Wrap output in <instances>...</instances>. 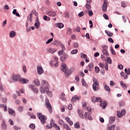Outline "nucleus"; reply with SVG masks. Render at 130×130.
I'll return each instance as SVG.
<instances>
[{
	"label": "nucleus",
	"instance_id": "f257e3e1",
	"mask_svg": "<svg viewBox=\"0 0 130 130\" xmlns=\"http://www.w3.org/2000/svg\"><path fill=\"white\" fill-rule=\"evenodd\" d=\"M91 101L93 103H95V102H101L100 106L102 107V109H105L107 106V102L105 101L102 102V99L100 97L95 98V96H92L91 98Z\"/></svg>",
	"mask_w": 130,
	"mask_h": 130
},
{
	"label": "nucleus",
	"instance_id": "f03ea898",
	"mask_svg": "<svg viewBox=\"0 0 130 130\" xmlns=\"http://www.w3.org/2000/svg\"><path fill=\"white\" fill-rule=\"evenodd\" d=\"M62 72L65 73L66 78H69L71 75H72V70L69 69L68 66L66 64L62 65Z\"/></svg>",
	"mask_w": 130,
	"mask_h": 130
},
{
	"label": "nucleus",
	"instance_id": "7ed1b4c3",
	"mask_svg": "<svg viewBox=\"0 0 130 130\" xmlns=\"http://www.w3.org/2000/svg\"><path fill=\"white\" fill-rule=\"evenodd\" d=\"M37 116L43 124H44L46 122V119H47L46 116L42 115L41 113H38Z\"/></svg>",
	"mask_w": 130,
	"mask_h": 130
},
{
	"label": "nucleus",
	"instance_id": "20e7f679",
	"mask_svg": "<svg viewBox=\"0 0 130 130\" xmlns=\"http://www.w3.org/2000/svg\"><path fill=\"white\" fill-rule=\"evenodd\" d=\"M93 89L94 91H98L99 90V82L95 78H93Z\"/></svg>",
	"mask_w": 130,
	"mask_h": 130
},
{
	"label": "nucleus",
	"instance_id": "39448f33",
	"mask_svg": "<svg viewBox=\"0 0 130 130\" xmlns=\"http://www.w3.org/2000/svg\"><path fill=\"white\" fill-rule=\"evenodd\" d=\"M46 108L48 109L49 112L50 113H52V106L50 104V102H49V100L46 99L45 101Z\"/></svg>",
	"mask_w": 130,
	"mask_h": 130
},
{
	"label": "nucleus",
	"instance_id": "423d86ee",
	"mask_svg": "<svg viewBox=\"0 0 130 130\" xmlns=\"http://www.w3.org/2000/svg\"><path fill=\"white\" fill-rule=\"evenodd\" d=\"M102 47L103 48L102 49L103 53L105 55L109 56V53H108V51H107V49H108V46L106 45H103V46H102Z\"/></svg>",
	"mask_w": 130,
	"mask_h": 130
},
{
	"label": "nucleus",
	"instance_id": "0eeeda50",
	"mask_svg": "<svg viewBox=\"0 0 130 130\" xmlns=\"http://www.w3.org/2000/svg\"><path fill=\"white\" fill-rule=\"evenodd\" d=\"M126 113V111L124 109L122 110L121 112H120V111H117V117H122V115L123 116L125 115Z\"/></svg>",
	"mask_w": 130,
	"mask_h": 130
},
{
	"label": "nucleus",
	"instance_id": "6e6552de",
	"mask_svg": "<svg viewBox=\"0 0 130 130\" xmlns=\"http://www.w3.org/2000/svg\"><path fill=\"white\" fill-rule=\"evenodd\" d=\"M42 86L46 89H49V84H48V82L45 80H43L41 82Z\"/></svg>",
	"mask_w": 130,
	"mask_h": 130
},
{
	"label": "nucleus",
	"instance_id": "1a4fd4ad",
	"mask_svg": "<svg viewBox=\"0 0 130 130\" xmlns=\"http://www.w3.org/2000/svg\"><path fill=\"white\" fill-rule=\"evenodd\" d=\"M20 79H21V76L19 75H13V80L15 81V82H18V81H20Z\"/></svg>",
	"mask_w": 130,
	"mask_h": 130
},
{
	"label": "nucleus",
	"instance_id": "9d476101",
	"mask_svg": "<svg viewBox=\"0 0 130 130\" xmlns=\"http://www.w3.org/2000/svg\"><path fill=\"white\" fill-rule=\"evenodd\" d=\"M102 10H103V12L107 11V1H104V3L103 5Z\"/></svg>",
	"mask_w": 130,
	"mask_h": 130
},
{
	"label": "nucleus",
	"instance_id": "9b49d317",
	"mask_svg": "<svg viewBox=\"0 0 130 130\" xmlns=\"http://www.w3.org/2000/svg\"><path fill=\"white\" fill-rule=\"evenodd\" d=\"M29 88H30V89H31V90L33 91L34 93H36V94H37L38 92H39V91H38V89L35 88V86H34V85H29Z\"/></svg>",
	"mask_w": 130,
	"mask_h": 130
},
{
	"label": "nucleus",
	"instance_id": "f8f14e48",
	"mask_svg": "<svg viewBox=\"0 0 130 130\" xmlns=\"http://www.w3.org/2000/svg\"><path fill=\"white\" fill-rule=\"evenodd\" d=\"M93 69H94V63L92 62L89 63L87 67V69L88 70V71L91 72L93 70Z\"/></svg>",
	"mask_w": 130,
	"mask_h": 130
},
{
	"label": "nucleus",
	"instance_id": "ddd939ff",
	"mask_svg": "<svg viewBox=\"0 0 130 130\" xmlns=\"http://www.w3.org/2000/svg\"><path fill=\"white\" fill-rule=\"evenodd\" d=\"M37 72L39 75H42L44 73L43 68H42V67L39 66L37 68Z\"/></svg>",
	"mask_w": 130,
	"mask_h": 130
},
{
	"label": "nucleus",
	"instance_id": "4468645a",
	"mask_svg": "<svg viewBox=\"0 0 130 130\" xmlns=\"http://www.w3.org/2000/svg\"><path fill=\"white\" fill-rule=\"evenodd\" d=\"M65 119H66L67 122H68V123H69V124L70 125H73V124H74V122H72V120H71V118H70V117H66L65 118Z\"/></svg>",
	"mask_w": 130,
	"mask_h": 130
},
{
	"label": "nucleus",
	"instance_id": "2eb2a0df",
	"mask_svg": "<svg viewBox=\"0 0 130 130\" xmlns=\"http://www.w3.org/2000/svg\"><path fill=\"white\" fill-rule=\"evenodd\" d=\"M69 57V55H68L67 54H64L62 56L60 57V60L62 61H64L65 60H67V58Z\"/></svg>",
	"mask_w": 130,
	"mask_h": 130
},
{
	"label": "nucleus",
	"instance_id": "dca6fc26",
	"mask_svg": "<svg viewBox=\"0 0 130 130\" xmlns=\"http://www.w3.org/2000/svg\"><path fill=\"white\" fill-rule=\"evenodd\" d=\"M19 82V83H21V84H26L28 83V80L24 78H20Z\"/></svg>",
	"mask_w": 130,
	"mask_h": 130
},
{
	"label": "nucleus",
	"instance_id": "f3484780",
	"mask_svg": "<svg viewBox=\"0 0 130 130\" xmlns=\"http://www.w3.org/2000/svg\"><path fill=\"white\" fill-rule=\"evenodd\" d=\"M6 121H5V120H2V129L3 130H6L7 129V125L6 124Z\"/></svg>",
	"mask_w": 130,
	"mask_h": 130
},
{
	"label": "nucleus",
	"instance_id": "a211bd4d",
	"mask_svg": "<svg viewBox=\"0 0 130 130\" xmlns=\"http://www.w3.org/2000/svg\"><path fill=\"white\" fill-rule=\"evenodd\" d=\"M47 15L50 17H55V13L53 11H48L47 12Z\"/></svg>",
	"mask_w": 130,
	"mask_h": 130
},
{
	"label": "nucleus",
	"instance_id": "6ab92c4d",
	"mask_svg": "<svg viewBox=\"0 0 130 130\" xmlns=\"http://www.w3.org/2000/svg\"><path fill=\"white\" fill-rule=\"evenodd\" d=\"M78 113L80 118H84V114H83V112L81 110V109L78 110Z\"/></svg>",
	"mask_w": 130,
	"mask_h": 130
},
{
	"label": "nucleus",
	"instance_id": "aec40b11",
	"mask_svg": "<svg viewBox=\"0 0 130 130\" xmlns=\"http://www.w3.org/2000/svg\"><path fill=\"white\" fill-rule=\"evenodd\" d=\"M54 121H53V120L52 119L50 122V124H48L46 126L47 129H49V128H52V123H54Z\"/></svg>",
	"mask_w": 130,
	"mask_h": 130
},
{
	"label": "nucleus",
	"instance_id": "412c9836",
	"mask_svg": "<svg viewBox=\"0 0 130 130\" xmlns=\"http://www.w3.org/2000/svg\"><path fill=\"white\" fill-rule=\"evenodd\" d=\"M66 96V94L64 93H61V95H60V99L61 100H62V101H67V99L64 98Z\"/></svg>",
	"mask_w": 130,
	"mask_h": 130
},
{
	"label": "nucleus",
	"instance_id": "4be33fe9",
	"mask_svg": "<svg viewBox=\"0 0 130 130\" xmlns=\"http://www.w3.org/2000/svg\"><path fill=\"white\" fill-rule=\"evenodd\" d=\"M34 26L36 29H38V28H39V26H40V22L38 19L37 20V22L35 23Z\"/></svg>",
	"mask_w": 130,
	"mask_h": 130
},
{
	"label": "nucleus",
	"instance_id": "5701e85b",
	"mask_svg": "<svg viewBox=\"0 0 130 130\" xmlns=\"http://www.w3.org/2000/svg\"><path fill=\"white\" fill-rule=\"evenodd\" d=\"M105 33L109 36V37H113V33L111 32L108 30H105Z\"/></svg>",
	"mask_w": 130,
	"mask_h": 130
},
{
	"label": "nucleus",
	"instance_id": "b1692460",
	"mask_svg": "<svg viewBox=\"0 0 130 130\" xmlns=\"http://www.w3.org/2000/svg\"><path fill=\"white\" fill-rule=\"evenodd\" d=\"M49 51L50 53H54L56 51H57V49L53 48H50Z\"/></svg>",
	"mask_w": 130,
	"mask_h": 130
},
{
	"label": "nucleus",
	"instance_id": "393cba45",
	"mask_svg": "<svg viewBox=\"0 0 130 130\" xmlns=\"http://www.w3.org/2000/svg\"><path fill=\"white\" fill-rule=\"evenodd\" d=\"M34 83L37 86H40V82H39V80L37 79H35Z\"/></svg>",
	"mask_w": 130,
	"mask_h": 130
},
{
	"label": "nucleus",
	"instance_id": "a878e982",
	"mask_svg": "<svg viewBox=\"0 0 130 130\" xmlns=\"http://www.w3.org/2000/svg\"><path fill=\"white\" fill-rule=\"evenodd\" d=\"M13 15H16V16H17V17H20V14H19V13L17 12L16 9L13 10Z\"/></svg>",
	"mask_w": 130,
	"mask_h": 130
},
{
	"label": "nucleus",
	"instance_id": "bb28decb",
	"mask_svg": "<svg viewBox=\"0 0 130 130\" xmlns=\"http://www.w3.org/2000/svg\"><path fill=\"white\" fill-rule=\"evenodd\" d=\"M54 127H55V128L56 130H60V127H59V126H58L57 124H55V123H54L53 124Z\"/></svg>",
	"mask_w": 130,
	"mask_h": 130
},
{
	"label": "nucleus",
	"instance_id": "cd10ccee",
	"mask_svg": "<svg viewBox=\"0 0 130 130\" xmlns=\"http://www.w3.org/2000/svg\"><path fill=\"white\" fill-rule=\"evenodd\" d=\"M15 36H16V33L14 31H12L10 32V37H11V38H14V37H15Z\"/></svg>",
	"mask_w": 130,
	"mask_h": 130
},
{
	"label": "nucleus",
	"instance_id": "c85d7f7f",
	"mask_svg": "<svg viewBox=\"0 0 130 130\" xmlns=\"http://www.w3.org/2000/svg\"><path fill=\"white\" fill-rule=\"evenodd\" d=\"M63 127H64V128H66V129L71 130V128L68 124H64V125H63Z\"/></svg>",
	"mask_w": 130,
	"mask_h": 130
},
{
	"label": "nucleus",
	"instance_id": "c756f323",
	"mask_svg": "<svg viewBox=\"0 0 130 130\" xmlns=\"http://www.w3.org/2000/svg\"><path fill=\"white\" fill-rule=\"evenodd\" d=\"M8 112L9 114H13L14 113H15V111L13 110V109L8 108Z\"/></svg>",
	"mask_w": 130,
	"mask_h": 130
},
{
	"label": "nucleus",
	"instance_id": "7c9ffc66",
	"mask_svg": "<svg viewBox=\"0 0 130 130\" xmlns=\"http://www.w3.org/2000/svg\"><path fill=\"white\" fill-rule=\"evenodd\" d=\"M110 122L111 123H113L114 121H115V117H111L110 118Z\"/></svg>",
	"mask_w": 130,
	"mask_h": 130
},
{
	"label": "nucleus",
	"instance_id": "2f4dec72",
	"mask_svg": "<svg viewBox=\"0 0 130 130\" xmlns=\"http://www.w3.org/2000/svg\"><path fill=\"white\" fill-rule=\"evenodd\" d=\"M43 19L45 20V21H50V18L46 15L43 16Z\"/></svg>",
	"mask_w": 130,
	"mask_h": 130
},
{
	"label": "nucleus",
	"instance_id": "473e14b6",
	"mask_svg": "<svg viewBox=\"0 0 130 130\" xmlns=\"http://www.w3.org/2000/svg\"><path fill=\"white\" fill-rule=\"evenodd\" d=\"M45 89H46V87H44L42 86V87L40 88L41 93H45Z\"/></svg>",
	"mask_w": 130,
	"mask_h": 130
},
{
	"label": "nucleus",
	"instance_id": "72a5a7b5",
	"mask_svg": "<svg viewBox=\"0 0 130 130\" xmlns=\"http://www.w3.org/2000/svg\"><path fill=\"white\" fill-rule=\"evenodd\" d=\"M58 123L60 125H63L64 124V121L62 119H59L58 120Z\"/></svg>",
	"mask_w": 130,
	"mask_h": 130
},
{
	"label": "nucleus",
	"instance_id": "f704fd0d",
	"mask_svg": "<svg viewBox=\"0 0 130 130\" xmlns=\"http://www.w3.org/2000/svg\"><path fill=\"white\" fill-rule=\"evenodd\" d=\"M63 53H64V50H60L58 52V54L59 56H60V55H63Z\"/></svg>",
	"mask_w": 130,
	"mask_h": 130
},
{
	"label": "nucleus",
	"instance_id": "c9c22d12",
	"mask_svg": "<svg viewBox=\"0 0 130 130\" xmlns=\"http://www.w3.org/2000/svg\"><path fill=\"white\" fill-rule=\"evenodd\" d=\"M74 127H75V128H80V123L77 122L74 124Z\"/></svg>",
	"mask_w": 130,
	"mask_h": 130
},
{
	"label": "nucleus",
	"instance_id": "e433bc0d",
	"mask_svg": "<svg viewBox=\"0 0 130 130\" xmlns=\"http://www.w3.org/2000/svg\"><path fill=\"white\" fill-rule=\"evenodd\" d=\"M64 26V25L62 23H57V27H58V28H59L60 29H61V28H63Z\"/></svg>",
	"mask_w": 130,
	"mask_h": 130
},
{
	"label": "nucleus",
	"instance_id": "4c0bfd02",
	"mask_svg": "<svg viewBox=\"0 0 130 130\" xmlns=\"http://www.w3.org/2000/svg\"><path fill=\"white\" fill-rule=\"evenodd\" d=\"M59 46L61 48V49L62 50H66V48L64 47V45H63V44L60 43L59 44Z\"/></svg>",
	"mask_w": 130,
	"mask_h": 130
},
{
	"label": "nucleus",
	"instance_id": "58836bf2",
	"mask_svg": "<svg viewBox=\"0 0 130 130\" xmlns=\"http://www.w3.org/2000/svg\"><path fill=\"white\" fill-rule=\"evenodd\" d=\"M104 88L106 91H108V92H110V87L107 86V85H105Z\"/></svg>",
	"mask_w": 130,
	"mask_h": 130
},
{
	"label": "nucleus",
	"instance_id": "ea45409f",
	"mask_svg": "<svg viewBox=\"0 0 130 130\" xmlns=\"http://www.w3.org/2000/svg\"><path fill=\"white\" fill-rule=\"evenodd\" d=\"M82 86H84L85 87L87 86V83H86V81H85V79H84V78L82 79Z\"/></svg>",
	"mask_w": 130,
	"mask_h": 130
},
{
	"label": "nucleus",
	"instance_id": "a19ab883",
	"mask_svg": "<svg viewBox=\"0 0 130 130\" xmlns=\"http://www.w3.org/2000/svg\"><path fill=\"white\" fill-rule=\"evenodd\" d=\"M23 109H24V107L22 106H20L18 108V110L20 112H22V111H23Z\"/></svg>",
	"mask_w": 130,
	"mask_h": 130
},
{
	"label": "nucleus",
	"instance_id": "79ce46f5",
	"mask_svg": "<svg viewBox=\"0 0 130 130\" xmlns=\"http://www.w3.org/2000/svg\"><path fill=\"white\" fill-rule=\"evenodd\" d=\"M107 60L108 63H110V64L112 63V60H111V58H110V57H108Z\"/></svg>",
	"mask_w": 130,
	"mask_h": 130
},
{
	"label": "nucleus",
	"instance_id": "37998d69",
	"mask_svg": "<svg viewBox=\"0 0 130 130\" xmlns=\"http://www.w3.org/2000/svg\"><path fill=\"white\" fill-rule=\"evenodd\" d=\"M81 58H88V56H87V55L85 54H81Z\"/></svg>",
	"mask_w": 130,
	"mask_h": 130
},
{
	"label": "nucleus",
	"instance_id": "c03bdc74",
	"mask_svg": "<svg viewBox=\"0 0 130 130\" xmlns=\"http://www.w3.org/2000/svg\"><path fill=\"white\" fill-rule=\"evenodd\" d=\"M84 15H85V13H84V12L81 11V12H80V13L78 14V17L81 18V17H83V16H84Z\"/></svg>",
	"mask_w": 130,
	"mask_h": 130
},
{
	"label": "nucleus",
	"instance_id": "a18cd8bd",
	"mask_svg": "<svg viewBox=\"0 0 130 130\" xmlns=\"http://www.w3.org/2000/svg\"><path fill=\"white\" fill-rule=\"evenodd\" d=\"M116 126L115 125V124H113L112 125H111V126L110 127V130H115V127Z\"/></svg>",
	"mask_w": 130,
	"mask_h": 130
},
{
	"label": "nucleus",
	"instance_id": "49530a36",
	"mask_svg": "<svg viewBox=\"0 0 130 130\" xmlns=\"http://www.w3.org/2000/svg\"><path fill=\"white\" fill-rule=\"evenodd\" d=\"M78 53V49L73 50L71 51V54H76Z\"/></svg>",
	"mask_w": 130,
	"mask_h": 130
},
{
	"label": "nucleus",
	"instance_id": "de8ad7c7",
	"mask_svg": "<svg viewBox=\"0 0 130 130\" xmlns=\"http://www.w3.org/2000/svg\"><path fill=\"white\" fill-rule=\"evenodd\" d=\"M120 85L123 87V88H126V85L125 84L123 83V81H120Z\"/></svg>",
	"mask_w": 130,
	"mask_h": 130
},
{
	"label": "nucleus",
	"instance_id": "09e8293b",
	"mask_svg": "<svg viewBox=\"0 0 130 130\" xmlns=\"http://www.w3.org/2000/svg\"><path fill=\"white\" fill-rule=\"evenodd\" d=\"M53 41V38L50 39L46 42V44H49V43H50V42H52Z\"/></svg>",
	"mask_w": 130,
	"mask_h": 130
},
{
	"label": "nucleus",
	"instance_id": "8fccbe9b",
	"mask_svg": "<svg viewBox=\"0 0 130 130\" xmlns=\"http://www.w3.org/2000/svg\"><path fill=\"white\" fill-rule=\"evenodd\" d=\"M111 51L112 52V54H113V55H116V53H115V51H114L112 47L111 48Z\"/></svg>",
	"mask_w": 130,
	"mask_h": 130
},
{
	"label": "nucleus",
	"instance_id": "3c124183",
	"mask_svg": "<svg viewBox=\"0 0 130 130\" xmlns=\"http://www.w3.org/2000/svg\"><path fill=\"white\" fill-rule=\"evenodd\" d=\"M119 106L120 107H121V106H124V102L123 101H121L119 103Z\"/></svg>",
	"mask_w": 130,
	"mask_h": 130
},
{
	"label": "nucleus",
	"instance_id": "603ef678",
	"mask_svg": "<svg viewBox=\"0 0 130 130\" xmlns=\"http://www.w3.org/2000/svg\"><path fill=\"white\" fill-rule=\"evenodd\" d=\"M94 69L95 70V73H96V74H98V73L100 72V69H99L98 67H95Z\"/></svg>",
	"mask_w": 130,
	"mask_h": 130
},
{
	"label": "nucleus",
	"instance_id": "864d4df0",
	"mask_svg": "<svg viewBox=\"0 0 130 130\" xmlns=\"http://www.w3.org/2000/svg\"><path fill=\"white\" fill-rule=\"evenodd\" d=\"M85 8H86L87 10H90L91 9V5L90 4H86Z\"/></svg>",
	"mask_w": 130,
	"mask_h": 130
},
{
	"label": "nucleus",
	"instance_id": "5fc2aeb1",
	"mask_svg": "<svg viewBox=\"0 0 130 130\" xmlns=\"http://www.w3.org/2000/svg\"><path fill=\"white\" fill-rule=\"evenodd\" d=\"M103 17L106 20H108L109 19V17H108V15H107L106 14H104L103 15Z\"/></svg>",
	"mask_w": 130,
	"mask_h": 130
},
{
	"label": "nucleus",
	"instance_id": "6e6d98bb",
	"mask_svg": "<svg viewBox=\"0 0 130 130\" xmlns=\"http://www.w3.org/2000/svg\"><path fill=\"white\" fill-rule=\"evenodd\" d=\"M29 127L31 128V129H34L35 128V124H31L29 125Z\"/></svg>",
	"mask_w": 130,
	"mask_h": 130
},
{
	"label": "nucleus",
	"instance_id": "4d7b16f0",
	"mask_svg": "<svg viewBox=\"0 0 130 130\" xmlns=\"http://www.w3.org/2000/svg\"><path fill=\"white\" fill-rule=\"evenodd\" d=\"M64 15H65V17L66 18H69L70 17V13L67 12L64 13Z\"/></svg>",
	"mask_w": 130,
	"mask_h": 130
},
{
	"label": "nucleus",
	"instance_id": "13d9d810",
	"mask_svg": "<svg viewBox=\"0 0 130 130\" xmlns=\"http://www.w3.org/2000/svg\"><path fill=\"white\" fill-rule=\"evenodd\" d=\"M74 47L75 48H78V47H79V44H78L77 43H75L74 44Z\"/></svg>",
	"mask_w": 130,
	"mask_h": 130
},
{
	"label": "nucleus",
	"instance_id": "bf43d9fd",
	"mask_svg": "<svg viewBox=\"0 0 130 130\" xmlns=\"http://www.w3.org/2000/svg\"><path fill=\"white\" fill-rule=\"evenodd\" d=\"M68 109L69 110H72V109H73V105H72V104H70L68 106Z\"/></svg>",
	"mask_w": 130,
	"mask_h": 130
},
{
	"label": "nucleus",
	"instance_id": "052dcab7",
	"mask_svg": "<svg viewBox=\"0 0 130 130\" xmlns=\"http://www.w3.org/2000/svg\"><path fill=\"white\" fill-rule=\"evenodd\" d=\"M118 68L119 70H122L123 69V66L122 64H119L118 66Z\"/></svg>",
	"mask_w": 130,
	"mask_h": 130
},
{
	"label": "nucleus",
	"instance_id": "680f3d73",
	"mask_svg": "<svg viewBox=\"0 0 130 130\" xmlns=\"http://www.w3.org/2000/svg\"><path fill=\"white\" fill-rule=\"evenodd\" d=\"M76 31H77V32H81V28H80V26L77 27Z\"/></svg>",
	"mask_w": 130,
	"mask_h": 130
},
{
	"label": "nucleus",
	"instance_id": "e2e57ef3",
	"mask_svg": "<svg viewBox=\"0 0 130 130\" xmlns=\"http://www.w3.org/2000/svg\"><path fill=\"white\" fill-rule=\"evenodd\" d=\"M54 45H57L58 44V41L57 40H54L53 42Z\"/></svg>",
	"mask_w": 130,
	"mask_h": 130
},
{
	"label": "nucleus",
	"instance_id": "0e129e2a",
	"mask_svg": "<svg viewBox=\"0 0 130 130\" xmlns=\"http://www.w3.org/2000/svg\"><path fill=\"white\" fill-rule=\"evenodd\" d=\"M88 15L90 16H93V12L91 10L88 11Z\"/></svg>",
	"mask_w": 130,
	"mask_h": 130
},
{
	"label": "nucleus",
	"instance_id": "69168bd1",
	"mask_svg": "<svg viewBox=\"0 0 130 130\" xmlns=\"http://www.w3.org/2000/svg\"><path fill=\"white\" fill-rule=\"evenodd\" d=\"M121 7H123V8H125V7H126V4H125L124 2H122Z\"/></svg>",
	"mask_w": 130,
	"mask_h": 130
},
{
	"label": "nucleus",
	"instance_id": "338daca9",
	"mask_svg": "<svg viewBox=\"0 0 130 130\" xmlns=\"http://www.w3.org/2000/svg\"><path fill=\"white\" fill-rule=\"evenodd\" d=\"M105 70L106 71H108V63H107L105 64Z\"/></svg>",
	"mask_w": 130,
	"mask_h": 130
},
{
	"label": "nucleus",
	"instance_id": "774afa93",
	"mask_svg": "<svg viewBox=\"0 0 130 130\" xmlns=\"http://www.w3.org/2000/svg\"><path fill=\"white\" fill-rule=\"evenodd\" d=\"M126 74H127V75H130V69L129 68L127 69V72H126Z\"/></svg>",
	"mask_w": 130,
	"mask_h": 130
}]
</instances>
